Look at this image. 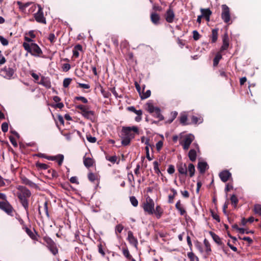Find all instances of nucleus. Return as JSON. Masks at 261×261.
Here are the masks:
<instances>
[{
    "label": "nucleus",
    "instance_id": "09e8293b",
    "mask_svg": "<svg viewBox=\"0 0 261 261\" xmlns=\"http://www.w3.org/2000/svg\"><path fill=\"white\" fill-rule=\"evenodd\" d=\"M75 100H80L84 103H87L88 102V100L87 98L83 96H76L74 98V102H75Z\"/></svg>",
    "mask_w": 261,
    "mask_h": 261
},
{
    "label": "nucleus",
    "instance_id": "20e7f679",
    "mask_svg": "<svg viewBox=\"0 0 261 261\" xmlns=\"http://www.w3.org/2000/svg\"><path fill=\"white\" fill-rule=\"evenodd\" d=\"M75 109L81 111L80 113L83 117L88 119H92V117L94 115V112L89 110V107L87 106L79 105L75 106Z\"/></svg>",
    "mask_w": 261,
    "mask_h": 261
},
{
    "label": "nucleus",
    "instance_id": "39448f33",
    "mask_svg": "<svg viewBox=\"0 0 261 261\" xmlns=\"http://www.w3.org/2000/svg\"><path fill=\"white\" fill-rule=\"evenodd\" d=\"M142 207L144 212L148 215H151L154 213V202L151 198H147Z\"/></svg>",
    "mask_w": 261,
    "mask_h": 261
},
{
    "label": "nucleus",
    "instance_id": "6ab92c4d",
    "mask_svg": "<svg viewBox=\"0 0 261 261\" xmlns=\"http://www.w3.org/2000/svg\"><path fill=\"white\" fill-rule=\"evenodd\" d=\"M37 83L43 85L46 88H49L51 87V83L49 80L44 76H42L40 81L38 82Z\"/></svg>",
    "mask_w": 261,
    "mask_h": 261
},
{
    "label": "nucleus",
    "instance_id": "0e129e2a",
    "mask_svg": "<svg viewBox=\"0 0 261 261\" xmlns=\"http://www.w3.org/2000/svg\"><path fill=\"white\" fill-rule=\"evenodd\" d=\"M2 130L4 133H6L8 130V124L7 122L3 123L2 125Z\"/></svg>",
    "mask_w": 261,
    "mask_h": 261
},
{
    "label": "nucleus",
    "instance_id": "4c0bfd02",
    "mask_svg": "<svg viewBox=\"0 0 261 261\" xmlns=\"http://www.w3.org/2000/svg\"><path fill=\"white\" fill-rule=\"evenodd\" d=\"M153 168H154L155 173L159 175H163V174L161 173V172L159 168V162L156 161H155L153 162Z\"/></svg>",
    "mask_w": 261,
    "mask_h": 261
},
{
    "label": "nucleus",
    "instance_id": "774afa93",
    "mask_svg": "<svg viewBox=\"0 0 261 261\" xmlns=\"http://www.w3.org/2000/svg\"><path fill=\"white\" fill-rule=\"evenodd\" d=\"M167 172L169 174H172L175 172V169L173 165H170L167 169Z\"/></svg>",
    "mask_w": 261,
    "mask_h": 261
},
{
    "label": "nucleus",
    "instance_id": "13d9d810",
    "mask_svg": "<svg viewBox=\"0 0 261 261\" xmlns=\"http://www.w3.org/2000/svg\"><path fill=\"white\" fill-rule=\"evenodd\" d=\"M211 216L214 219L216 220L217 222H220V219L219 216L216 214L213 210H211Z\"/></svg>",
    "mask_w": 261,
    "mask_h": 261
},
{
    "label": "nucleus",
    "instance_id": "49530a36",
    "mask_svg": "<svg viewBox=\"0 0 261 261\" xmlns=\"http://www.w3.org/2000/svg\"><path fill=\"white\" fill-rule=\"evenodd\" d=\"M187 119H188V118H187V115H182L180 117V119H179L180 123L182 125H186L188 124V123H187Z\"/></svg>",
    "mask_w": 261,
    "mask_h": 261
},
{
    "label": "nucleus",
    "instance_id": "5701e85b",
    "mask_svg": "<svg viewBox=\"0 0 261 261\" xmlns=\"http://www.w3.org/2000/svg\"><path fill=\"white\" fill-rule=\"evenodd\" d=\"M164 213V210L160 205H157L155 209L154 208V213L157 219H160Z\"/></svg>",
    "mask_w": 261,
    "mask_h": 261
},
{
    "label": "nucleus",
    "instance_id": "a19ab883",
    "mask_svg": "<svg viewBox=\"0 0 261 261\" xmlns=\"http://www.w3.org/2000/svg\"><path fill=\"white\" fill-rule=\"evenodd\" d=\"M132 139L126 137L125 136H123V138L121 141L122 145L125 146L129 145Z\"/></svg>",
    "mask_w": 261,
    "mask_h": 261
},
{
    "label": "nucleus",
    "instance_id": "7c9ffc66",
    "mask_svg": "<svg viewBox=\"0 0 261 261\" xmlns=\"http://www.w3.org/2000/svg\"><path fill=\"white\" fill-rule=\"evenodd\" d=\"M200 12L201 13V16H202V17H210V16L212 13V11L209 9L201 8Z\"/></svg>",
    "mask_w": 261,
    "mask_h": 261
},
{
    "label": "nucleus",
    "instance_id": "aec40b11",
    "mask_svg": "<svg viewBox=\"0 0 261 261\" xmlns=\"http://www.w3.org/2000/svg\"><path fill=\"white\" fill-rule=\"evenodd\" d=\"M57 158H59L58 165L61 166L64 160V155L63 154H59L56 156H48L47 159L50 161H55Z\"/></svg>",
    "mask_w": 261,
    "mask_h": 261
},
{
    "label": "nucleus",
    "instance_id": "e2e57ef3",
    "mask_svg": "<svg viewBox=\"0 0 261 261\" xmlns=\"http://www.w3.org/2000/svg\"><path fill=\"white\" fill-rule=\"evenodd\" d=\"M48 39V40L50 41V42L51 43H55L56 42V36H55L54 34L50 33L49 35Z\"/></svg>",
    "mask_w": 261,
    "mask_h": 261
},
{
    "label": "nucleus",
    "instance_id": "69168bd1",
    "mask_svg": "<svg viewBox=\"0 0 261 261\" xmlns=\"http://www.w3.org/2000/svg\"><path fill=\"white\" fill-rule=\"evenodd\" d=\"M127 178L130 184H132L133 181H134V177L132 172H130L127 174Z\"/></svg>",
    "mask_w": 261,
    "mask_h": 261
},
{
    "label": "nucleus",
    "instance_id": "ea45409f",
    "mask_svg": "<svg viewBox=\"0 0 261 261\" xmlns=\"http://www.w3.org/2000/svg\"><path fill=\"white\" fill-rule=\"evenodd\" d=\"M50 251L54 255H56L58 253V249L57 247L56 244L55 243L51 246L48 247Z\"/></svg>",
    "mask_w": 261,
    "mask_h": 261
},
{
    "label": "nucleus",
    "instance_id": "423d86ee",
    "mask_svg": "<svg viewBox=\"0 0 261 261\" xmlns=\"http://www.w3.org/2000/svg\"><path fill=\"white\" fill-rule=\"evenodd\" d=\"M221 18L226 23H229L230 21V12L229 8L225 4L222 5Z\"/></svg>",
    "mask_w": 261,
    "mask_h": 261
},
{
    "label": "nucleus",
    "instance_id": "9d476101",
    "mask_svg": "<svg viewBox=\"0 0 261 261\" xmlns=\"http://www.w3.org/2000/svg\"><path fill=\"white\" fill-rule=\"evenodd\" d=\"M222 42L223 44L219 51H220V52L223 53L224 51L227 50L229 45V39L228 35L227 33H225L223 36Z\"/></svg>",
    "mask_w": 261,
    "mask_h": 261
},
{
    "label": "nucleus",
    "instance_id": "1a4fd4ad",
    "mask_svg": "<svg viewBox=\"0 0 261 261\" xmlns=\"http://www.w3.org/2000/svg\"><path fill=\"white\" fill-rule=\"evenodd\" d=\"M0 209L5 211L8 215H11L13 211L12 205L7 199L4 201H0Z\"/></svg>",
    "mask_w": 261,
    "mask_h": 261
},
{
    "label": "nucleus",
    "instance_id": "dca6fc26",
    "mask_svg": "<svg viewBox=\"0 0 261 261\" xmlns=\"http://www.w3.org/2000/svg\"><path fill=\"white\" fill-rule=\"evenodd\" d=\"M160 16L156 12H152L150 14V20L153 24L157 25L160 24Z\"/></svg>",
    "mask_w": 261,
    "mask_h": 261
},
{
    "label": "nucleus",
    "instance_id": "680f3d73",
    "mask_svg": "<svg viewBox=\"0 0 261 261\" xmlns=\"http://www.w3.org/2000/svg\"><path fill=\"white\" fill-rule=\"evenodd\" d=\"M106 159L111 162V163H114L116 162L117 158L116 155L106 156Z\"/></svg>",
    "mask_w": 261,
    "mask_h": 261
},
{
    "label": "nucleus",
    "instance_id": "a211bd4d",
    "mask_svg": "<svg viewBox=\"0 0 261 261\" xmlns=\"http://www.w3.org/2000/svg\"><path fill=\"white\" fill-rule=\"evenodd\" d=\"M218 31L219 29L218 28H215L212 30V34L210 36L211 42L212 43H214L217 41L218 37Z\"/></svg>",
    "mask_w": 261,
    "mask_h": 261
},
{
    "label": "nucleus",
    "instance_id": "c85d7f7f",
    "mask_svg": "<svg viewBox=\"0 0 261 261\" xmlns=\"http://www.w3.org/2000/svg\"><path fill=\"white\" fill-rule=\"evenodd\" d=\"M152 115L154 117L159 118V121L163 120L164 119V116L161 114L160 109L158 107L154 111V113L152 114Z\"/></svg>",
    "mask_w": 261,
    "mask_h": 261
},
{
    "label": "nucleus",
    "instance_id": "a878e982",
    "mask_svg": "<svg viewBox=\"0 0 261 261\" xmlns=\"http://www.w3.org/2000/svg\"><path fill=\"white\" fill-rule=\"evenodd\" d=\"M222 53H223L220 52V51H219L216 54V56H215V58H214V60H213V66H214L215 67V66H217L218 65L220 60L222 58Z\"/></svg>",
    "mask_w": 261,
    "mask_h": 261
},
{
    "label": "nucleus",
    "instance_id": "4d7b16f0",
    "mask_svg": "<svg viewBox=\"0 0 261 261\" xmlns=\"http://www.w3.org/2000/svg\"><path fill=\"white\" fill-rule=\"evenodd\" d=\"M89 180L92 182H94L96 180V175L93 173H89L88 175Z\"/></svg>",
    "mask_w": 261,
    "mask_h": 261
},
{
    "label": "nucleus",
    "instance_id": "6e6d98bb",
    "mask_svg": "<svg viewBox=\"0 0 261 261\" xmlns=\"http://www.w3.org/2000/svg\"><path fill=\"white\" fill-rule=\"evenodd\" d=\"M48 201L46 200L44 203V210L45 211V214H46V216L48 218H49V212H48Z\"/></svg>",
    "mask_w": 261,
    "mask_h": 261
},
{
    "label": "nucleus",
    "instance_id": "7ed1b4c3",
    "mask_svg": "<svg viewBox=\"0 0 261 261\" xmlns=\"http://www.w3.org/2000/svg\"><path fill=\"white\" fill-rule=\"evenodd\" d=\"M121 134L123 136L134 139L136 135L139 134V129L137 126H123L121 130Z\"/></svg>",
    "mask_w": 261,
    "mask_h": 261
},
{
    "label": "nucleus",
    "instance_id": "5fc2aeb1",
    "mask_svg": "<svg viewBox=\"0 0 261 261\" xmlns=\"http://www.w3.org/2000/svg\"><path fill=\"white\" fill-rule=\"evenodd\" d=\"M86 138L87 140L90 143H95L96 142V138L94 137H92L90 134L86 135Z\"/></svg>",
    "mask_w": 261,
    "mask_h": 261
},
{
    "label": "nucleus",
    "instance_id": "bf43d9fd",
    "mask_svg": "<svg viewBox=\"0 0 261 261\" xmlns=\"http://www.w3.org/2000/svg\"><path fill=\"white\" fill-rule=\"evenodd\" d=\"M123 229V226L122 224H118L115 227V232L116 233H120Z\"/></svg>",
    "mask_w": 261,
    "mask_h": 261
},
{
    "label": "nucleus",
    "instance_id": "58836bf2",
    "mask_svg": "<svg viewBox=\"0 0 261 261\" xmlns=\"http://www.w3.org/2000/svg\"><path fill=\"white\" fill-rule=\"evenodd\" d=\"M36 166L38 170H46L49 168V166L47 164L41 163L39 162L36 163Z\"/></svg>",
    "mask_w": 261,
    "mask_h": 261
},
{
    "label": "nucleus",
    "instance_id": "bb28decb",
    "mask_svg": "<svg viewBox=\"0 0 261 261\" xmlns=\"http://www.w3.org/2000/svg\"><path fill=\"white\" fill-rule=\"evenodd\" d=\"M157 108L154 107L150 102H147L145 105V110L150 114H153Z\"/></svg>",
    "mask_w": 261,
    "mask_h": 261
},
{
    "label": "nucleus",
    "instance_id": "b1692460",
    "mask_svg": "<svg viewBox=\"0 0 261 261\" xmlns=\"http://www.w3.org/2000/svg\"><path fill=\"white\" fill-rule=\"evenodd\" d=\"M209 233L213 238V240L219 245H222V242L220 238L213 231H210Z\"/></svg>",
    "mask_w": 261,
    "mask_h": 261
},
{
    "label": "nucleus",
    "instance_id": "4468645a",
    "mask_svg": "<svg viewBox=\"0 0 261 261\" xmlns=\"http://www.w3.org/2000/svg\"><path fill=\"white\" fill-rule=\"evenodd\" d=\"M127 240L131 245H133L136 248L137 247L138 244V240L137 238L134 236L133 233L131 231H128V232Z\"/></svg>",
    "mask_w": 261,
    "mask_h": 261
},
{
    "label": "nucleus",
    "instance_id": "f704fd0d",
    "mask_svg": "<svg viewBox=\"0 0 261 261\" xmlns=\"http://www.w3.org/2000/svg\"><path fill=\"white\" fill-rule=\"evenodd\" d=\"M122 251L123 255L128 259H131L132 256L130 254L127 247H122Z\"/></svg>",
    "mask_w": 261,
    "mask_h": 261
},
{
    "label": "nucleus",
    "instance_id": "79ce46f5",
    "mask_svg": "<svg viewBox=\"0 0 261 261\" xmlns=\"http://www.w3.org/2000/svg\"><path fill=\"white\" fill-rule=\"evenodd\" d=\"M25 231L28 235L33 240H36L37 238L35 234L32 232V231L28 227L25 228Z\"/></svg>",
    "mask_w": 261,
    "mask_h": 261
},
{
    "label": "nucleus",
    "instance_id": "0eeeda50",
    "mask_svg": "<svg viewBox=\"0 0 261 261\" xmlns=\"http://www.w3.org/2000/svg\"><path fill=\"white\" fill-rule=\"evenodd\" d=\"M166 21L168 23H172L175 18V13L171 6H169L164 14Z\"/></svg>",
    "mask_w": 261,
    "mask_h": 261
},
{
    "label": "nucleus",
    "instance_id": "de8ad7c7",
    "mask_svg": "<svg viewBox=\"0 0 261 261\" xmlns=\"http://www.w3.org/2000/svg\"><path fill=\"white\" fill-rule=\"evenodd\" d=\"M254 212L255 214L261 216V205L260 204H255L254 206Z\"/></svg>",
    "mask_w": 261,
    "mask_h": 261
},
{
    "label": "nucleus",
    "instance_id": "4be33fe9",
    "mask_svg": "<svg viewBox=\"0 0 261 261\" xmlns=\"http://www.w3.org/2000/svg\"><path fill=\"white\" fill-rule=\"evenodd\" d=\"M197 168L199 172L203 174L208 168V165L206 162H200L198 163Z\"/></svg>",
    "mask_w": 261,
    "mask_h": 261
},
{
    "label": "nucleus",
    "instance_id": "cd10ccee",
    "mask_svg": "<svg viewBox=\"0 0 261 261\" xmlns=\"http://www.w3.org/2000/svg\"><path fill=\"white\" fill-rule=\"evenodd\" d=\"M189 159L192 162H195L197 158V153L195 149H191L188 153Z\"/></svg>",
    "mask_w": 261,
    "mask_h": 261
},
{
    "label": "nucleus",
    "instance_id": "864d4df0",
    "mask_svg": "<svg viewBox=\"0 0 261 261\" xmlns=\"http://www.w3.org/2000/svg\"><path fill=\"white\" fill-rule=\"evenodd\" d=\"M71 82V79L70 78H66L63 81V86L64 88H67Z\"/></svg>",
    "mask_w": 261,
    "mask_h": 261
},
{
    "label": "nucleus",
    "instance_id": "c756f323",
    "mask_svg": "<svg viewBox=\"0 0 261 261\" xmlns=\"http://www.w3.org/2000/svg\"><path fill=\"white\" fill-rule=\"evenodd\" d=\"M203 243L205 247V252L206 253V255H210L212 251L211 244L209 243L208 241L206 239L204 240Z\"/></svg>",
    "mask_w": 261,
    "mask_h": 261
},
{
    "label": "nucleus",
    "instance_id": "473e14b6",
    "mask_svg": "<svg viewBox=\"0 0 261 261\" xmlns=\"http://www.w3.org/2000/svg\"><path fill=\"white\" fill-rule=\"evenodd\" d=\"M32 4V2H27V3H22L20 1H17V4L19 6V8L21 10H24L27 7L30 6V5Z\"/></svg>",
    "mask_w": 261,
    "mask_h": 261
},
{
    "label": "nucleus",
    "instance_id": "2f4dec72",
    "mask_svg": "<svg viewBox=\"0 0 261 261\" xmlns=\"http://www.w3.org/2000/svg\"><path fill=\"white\" fill-rule=\"evenodd\" d=\"M171 191L172 192V195H169L168 196V203H172L173 202V200L175 196L177 195V192L176 190L174 189L171 188L170 189Z\"/></svg>",
    "mask_w": 261,
    "mask_h": 261
},
{
    "label": "nucleus",
    "instance_id": "72a5a7b5",
    "mask_svg": "<svg viewBox=\"0 0 261 261\" xmlns=\"http://www.w3.org/2000/svg\"><path fill=\"white\" fill-rule=\"evenodd\" d=\"M144 89H145V86H144V87H143L142 94L140 96V97L142 99H144L147 98L151 95V91L150 90H147L146 91L144 92Z\"/></svg>",
    "mask_w": 261,
    "mask_h": 261
},
{
    "label": "nucleus",
    "instance_id": "9b49d317",
    "mask_svg": "<svg viewBox=\"0 0 261 261\" xmlns=\"http://www.w3.org/2000/svg\"><path fill=\"white\" fill-rule=\"evenodd\" d=\"M35 18L37 22L46 24V19L43 16V11L41 7L39 8L37 12L35 14Z\"/></svg>",
    "mask_w": 261,
    "mask_h": 261
},
{
    "label": "nucleus",
    "instance_id": "412c9836",
    "mask_svg": "<svg viewBox=\"0 0 261 261\" xmlns=\"http://www.w3.org/2000/svg\"><path fill=\"white\" fill-rule=\"evenodd\" d=\"M175 208L179 211L180 215L184 216L185 215L187 214L186 211L181 203L180 200H178L175 204Z\"/></svg>",
    "mask_w": 261,
    "mask_h": 261
},
{
    "label": "nucleus",
    "instance_id": "f03ea898",
    "mask_svg": "<svg viewBox=\"0 0 261 261\" xmlns=\"http://www.w3.org/2000/svg\"><path fill=\"white\" fill-rule=\"evenodd\" d=\"M22 46L24 49L35 57H41L42 51L40 47L36 43H32L29 44L28 42H23Z\"/></svg>",
    "mask_w": 261,
    "mask_h": 261
},
{
    "label": "nucleus",
    "instance_id": "2eb2a0df",
    "mask_svg": "<svg viewBox=\"0 0 261 261\" xmlns=\"http://www.w3.org/2000/svg\"><path fill=\"white\" fill-rule=\"evenodd\" d=\"M231 174L228 170H224L219 173V177L223 182H226L231 177Z\"/></svg>",
    "mask_w": 261,
    "mask_h": 261
},
{
    "label": "nucleus",
    "instance_id": "37998d69",
    "mask_svg": "<svg viewBox=\"0 0 261 261\" xmlns=\"http://www.w3.org/2000/svg\"><path fill=\"white\" fill-rule=\"evenodd\" d=\"M22 182L25 185H28L32 187H33L35 186V184H34L33 182H32V181H31L26 177H24L23 178H22Z\"/></svg>",
    "mask_w": 261,
    "mask_h": 261
},
{
    "label": "nucleus",
    "instance_id": "c9c22d12",
    "mask_svg": "<svg viewBox=\"0 0 261 261\" xmlns=\"http://www.w3.org/2000/svg\"><path fill=\"white\" fill-rule=\"evenodd\" d=\"M43 240L45 243L47 248L55 243L54 241L48 237H44Z\"/></svg>",
    "mask_w": 261,
    "mask_h": 261
},
{
    "label": "nucleus",
    "instance_id": "8fccbe9b",
    "mask_svg": "<svg viewBox=\"0 0 261 261\" xmlns=\"http://www.w3.org/2000/svg\"><path fill=\"white\" fill-rule=\"evenodd\" d=\"M130 201L132 204L135 207H136L138 205V200L135 196L130 197Z\"/></svg>",
    "mask_w": 261,
    "mask_h": 261
},
{
    "label": "nucleus",
    "instance_id": "3c124183",
    "mask_svg": "<svg viewBox=\"0 0 261 261\" xmlns=\"http://www.w3.org/2000/svg\"><path fill=\"white\" fill-rule=\"evenodd\" d=\"M100 91L103 97L105 98H109L111 95V93L109 91L105 90L101 87Z\"/></svg>",
    "mask_w": 261,
    "mask_h": 261
},
{
    "label": "nucleus",
    "instance_id": "f3484780",
    "mask_svg": "<svg viewBox=\"0 0 261 261\" xmlns=\"http://www.w3.org/2000/svg\"><path fill=\"white\" fill-rule=\"evenodd\" d=\"M177 168L180 174L185 175L187 174V167L186 164L180 162L177 164Z\"/></svg>",
    "mask_w": 261,
    "mask_h": 261
},
{
    "label": "nucleus",
    "instance_id": "393cba45",
    "mask_svg": "<svg viewBox=\"0 0 261 261\" xmlns=\"http://www.w3.org/2000/svg\"><path fill=\"white\" fill-rule=\"evenodd\" d=\"M83 162L84 165L87 168L91 167L93 166L94 161L92 159L89 157L84 156L83 159Z\"/></svg>",
    "mask_w": 261,
    "mask_h": 261
},
{
    "label": "nucleus",
    "instance_id": "f257e3e1",
    "mask_svg": "<svg viewBox=\"0 0 261 261\" xmlns=\"http://www.w3.org/2000/svg\"><path fill=\"white\" fill-rule=\"evenodd\" d=\"M18 192L17 193V196L19 202L24 208L27 214L29 215V198L31 196V191L25 187L19 186L17 188Z\"/></svg>",
    "mask_w": 261,
    "mask_h": 261
},
{
    "label": "nucleus",
    "instance_id": "a18cd8bd",
    "mask_svg": "<svg viewBox=\"0 0 261 261\" xmlns=\"http://www.w3.org/2000/svg\"><path fill=\"white\" fill-rule=\"evenodd\" d=\"M177 115V112L173 111V112H171V113H170L171 118H170L169 119H168L167 120V122L168 123H172L173 122V121L175 119V118L176 117Z\"/></svg>",
    "mask_w": 261,
    "mask_h": 261
},
{
    "label": "nucleus",
    "instance_id": "ddd939ff",
    "mask_svg": "<svg viewBox=\"0 0 261 261\" xmlns=\"http://www.w3.org/2000/svg\"><path fill=\"white\" fill-rule=\"evenodd\" d=\"M3 71L5 74V77L7 79H11L14 74L15 70L10 67H5Z\"/></svg>",
    "mask_w": 261,
    "mask_h": 261
},
{
    "label": "nucleus",
    "instance_id": "603ef678",
    "mask_svg": "<svg viewBox=\"0 0 261 261\" xmlns=\"http://www.w3.org/2000/svg\"><path fill=\"white\" fill-rule=\"evenodd\" d=\"M201 35L196 30L193 31V37L194 40L197 41L200 39Z\"/></svg>",
    "mask_w": 261,
    "mask_h": 261
},
{
    "label": "nucleus",
    "instance_id": "052dcab7",
    "mask_svg": "<svg viewBox=\"0 0 261 261\" xmlns=\"http://www.w3.org/2000/svg\"><path fill=\"white\" fill-rule=\"evenodd\" d=\"M0 42L4 46H7L9 44L8 40L4 37H3L2 36H0Z\"/></svg>",
    "mask_w": 261,
    "mask_h": 261
},
{
    "label": "nucleus",
    "instance_id": "c03bdc74",
    "mask_svg": "<svg viewBox=\"0 0 261 261\" xmlns=\"http://www.w3.org/2000/svg\"><path fill=\"white\" fill-rule=\"evenodd\" d=\"M231 203L234 207L237 206L238 203V199L236 195H232L230 197Z\"/></svg>",
    "mask_w": 261,
    "mask_h": 261
},
{
    "label": "nucleus",
    "instance_id": "6e6552de",
    "mask_svg": "<svg viewBox=\"0 0 261 261\" xmlns=\"http://www.w3.org/2000/svg\"><path fill=\"white\" fill-rule=\"evenodd\" d=\"M194 139V136L191 134H189L186 135L184 140L182 142H180V144L182 146L183 149L185 150H187L189 149L190 144L193 142Z\"/></svg>",
    "mask_w": 261,
    "mask_h": 261
},
{
    "label": "nucleus",
    "instance_id": "e433bc0d",
    "mask_svg": "<svg viewBox=\"0 0 261 261\" xmlns=\"http://www.w3.org/2000/svg\"><path fill=\"white\" fill-rule=\"evenodd\" d=\"M187 170H188V171L189 172L190 176L191 177H193L194 175L195 171L194 165L192 163L189 164L188 165V168Z\"/></svg>",
    "mask_w": 261,
    "mask_h": 261
},
{
    "label": "nucleus",
    "instance_id": "338daca9",
    "mask_svg": "<svg viewBox=\"0 0 261 261\" xmlns=\"http://www.w3.org/2000/svg\"><path fill=\"white\" fill-rule=\"evenodd\" d=\"M9 140L10 141V142L12 143V144L14 146V147H17V142L15 140V139L12 136H10L9 137Z\"/></svg>",
    "mask_w": 261,
    "mask_h": 261
},
{
    "label": "nucleus",
    "instance_id": "f8f14e48",
    "mask_svg": "<svg viewBox=\"0 0 261 261\" xmlns=\"http://www.w3.org/2000/svg\"><path fill=\"white\" fill-rule=\"evenodd\" d=\"M127 109L130 112H134L137 115L135 119L137 122H140L142 120V111L141 110H137L134 106L127 107Z\"/></svg>",
    "mask_w": 261,
    "mask_h": 261
}]
</instances>
